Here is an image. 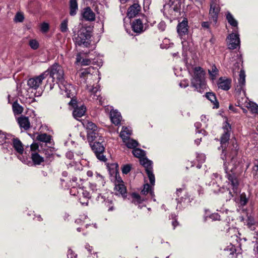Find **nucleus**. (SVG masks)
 <instances>
[{
  "label": "nucleus",
  "instance_id": "1",
  "mask_svg": "<svg viewBox=\"0 0 258 258\" xmlns=\"http://www.w3.org/2000/svg\"><path fill=\"white\" fill-rule=\"evenodd\" d=\"M225 120L223 121L222 126L223 133L221 134L219 139L217 140L220 141V146L218 148L219 150H221V158L225 161L228 157L233 161L236 157L239 150L238 145L235 139H232L230 140V136L232 132L231 121L227 117H224ZM225 171L226 173V177L227 178L229 183L230 184L232 190L234 193L238 194L240 190L239 188V180L238 176L236 174L232 169L229 170L226 166V162H224Z\"/></svg>",
  "mask_w": 258,
  "mask_h": 258
},
{
  "label": "nucleus",
  "instance_id": "2",
  "mask_svg": "<svg viewBox=\"0 0 258 258\" xmlns=\"http://www.w3.org/2000/svg\"><path fill=\"white\" fill-rule=\"evenodd\" d=\"M58 86L61 91L65 92L67 97L71 98L68 105L69 109L73 110L72 113H86V106L83 102L78 101L76 97V88L73 85L65 80Z\"/></svg>",
  "mask_w": 258,
  "mask_h": 258
},
{
  "label": "nucleus",
  "instance_id": "3",
  "mask_svg": "<svg viewBox=\"0 0 258 258\" xmlns=\"http://www.w3.org/2000/svg\"><path fill=\"white\" fill-rule=\"evenodd\" d=\"M205 73L202 68L196 67L194 71V77L191 80V85L197 91L202 93L206 88Z\"/></svg>",
  "mask_w": 258,
  "mask_h": 258
},
{
  "label": "nucleus",
  "instance_id": "4",
  "mask_svg": "<svg viewBox=\"0 0 258 258\" xmlns=\"http://www.w3.org/2000/svg\"><path fill=\"white\" fill-rule=\"evenodd\" d=\"M47 75H50L56 79L57 85L65 81L63 69L58 63H54L42 73V76L45 77Z\"/></svg>",
  "mask_w": 258,
  "mask_h": 258
},
{
  "label": "nucleus",
  "instance_id": "5",
  "mask_svg": "<svg viewBox=\"0 0 258 258\" xmlns=\"http://www.w3.org/2000/svg\"><path fill=\"white\" fill-rule=\"evenodd\" d=\"M87 138L89 144L103 141V137L99 133L98 128L94 123H89L87 125Z\"/></svg>",
  "mask_w": 258,
  "mask_h": 258
},
{
  "label": "nucleus",
  "instance_id": "6",
  "mask_svg": "<svg viewBox=\"0 0 258 258\" xmlns=\"http://www.w3.org/2000/svg\"><path fill=\"white\" fill-rule=\"evenodd\" d=\"M103 141L95 142L89 144L92 150L94 153L97 158L100 161L105 162L107 160L106 156L104 155L105 147Z\"/></svg>",
  "mask_w": 258,
  "mask_h": 258
},
{
  "label": "nucleus",
  "instance_id": "7",
  "mask_svg": "<svg viewBox=\"0 0 258 258\" xmlns=\"http://www.w3.org/2000/svg\"><path fill=\"white\" fill-rule=\"evenodd\" d=\"M140 163L145 168L146 172L149 179L151 184L154 185L155 178L153 172L152 161L145 157L140 159Z\"/></svg>",
  "mask_w": 258,
  "mask_h": 258
},
{
  "label": "nucleus",
  "instance_id": "8",
  "mask_svg": "<svg viewBox=\"0 0 258 258\" xmlns=\"http://www.w3.org/2000/svg\"><path fill=\"white\" fill-rule=\"evenodd\" d=\"M220 10L221 8L219 4L213 1L211 2L209 10V19L212 21L214 25H216L217 23Z\"/></svg>",
  "mask_w": 258,
  "mask_h": 258
},
{
  "label": "nucleus",
  "instance_id": "9",
  "mask_svg": "<svg viewBox=\"0 0 258 258\" xmlns=\"http://www.w3.org/2000/svg\"><path fill=\"white\" fill-rule=\"evenodd\" d=\"M227 39H228L227 43L229 49L233 50L237 48V47H239L240 40L238 33L235 32L230 34Z\"/></svg>",
  "mask_w": 258,
  "mask_h": 258
},
{
  "label": "nucleus",
  "instance_id": "10",
  "mask_svg": "<svg viewBox=\"0 0 258 258\" xmlns=\"http://www.w3.org/2000/svg\"><path fill=\"white\" fill-rule=\"evenodd\" d=\"M178 24L177 26V32L179 36L182 38L188 33V30L189 27L188 26V20L186 18H183V20L180 22L178 21Z\"/></svg>",
  "mask_w": 258,
  "mask_h": 258
},
{
  "label": "nucleus",
  "instance_id": "11",
  "mask_svg": "<svg viewBox=\"0 0 258 258\" xmlns=\"http://www.w3.org/2000/svg\"><path fill=\"white\" fill-rule=\"evenodd\" d=\"M91 38V35L89 32L85 30V32H80L78 35V37L76 38V43L79 46L83 45L85 46H87L89 44L87 40Z\"/></svg>",
  "mask_w": 258,
  "mask_h": 258
},
{
  "label": "nucleus",
  "instance_id": "12",
  "mask_svg": "<svg viewBox=\"0 0 258 258\" xmlns=\"http://www.w3.org/2000/svg\"><path fill=\"white\" fill-rule=\"evenodd\" d=\"M13 147L14 148L16 151L18 152L20 155L18 157L23 162L25 163L26 161L24 158L23 157V160L22 159L21 155H22L24 152V147L22 142L17 138H13L12 139Z\"/></svg>",
  "mask_w": 258,
  "mask_h": 258
},
{
  "label": "nucleus",
  "instance_id": "13",
  "mask_svg": "<svg viewBox=\"0 0 258 258\" xmlns=\"http://www.w3.org/2000/svg\"><path fill=\"white\" fill-rule=\"evenodd\" d=\"M44 79H45V76H42L41 74L38 76L29 79L27 81V85L31 88L37 89Z\"/></svg>",
  "mask_w": 258,
  "mask_h": 258
},
{
  "label": "nucleus",
  "instance_id": "14",
  "mask_svg": "<svg viewBox=\"0 0 258 258\" xmlns=\"http://www.w3.org/2000/svg\"><path fill=\"white\" fill-rule=\"evenodd\" d=\"M232 80L226 77H220L217 82V86L219 89L224 91L229 90L231 87Z\"/></svg>",
  "mask_w": 258,
  "mask_h": 258
},
{
  "label": "nucleus",
  "instance_id": "15",
  "mask_svg": "<svg viewBox=\"0 0 258 258\" xmlns=\"http://www.w3.org/2000/svg\"><path fill=\"white\" fill-rule=\"evenodd\" d=\"M132 30L138 34L143 33L145 30L142 21L140 19H137L134 20L132 23Z\"/></svg>",
  "mask_w": 258,
  "mask_h": 258
},
{
  "label": "nucleus",
  "instance_id": "16",
  "mask_svg": "<svg viewBox=\"0 0 258 258\" xmlns=\"http://www.w3.org/2000/svg\"><path fill=\"white\" fill-rule=\"evenodd\" d=\"M82 16L86 21H93L95 20V14L89 7H87L83 9Z\"/></svg>",
  "mask_w": 258,
  "mask_h": 258
},
{
  "label": "nucleus",
  "instance_id": "17",
  "mask_svg": "<svg viewBox=\"0 0 258 258\" xmlns=\"http://www.w3.org/2000/svg\"><path fill=\"white\" fill-rule=\"evenodd\" d=\"M141 11V7L137 3H134L131 6L128 10L127 15L129 18L136 17Z\"/></svg>",
  "mask_w": 258,
  "mask_h": 258
},
{
  "label": "nucleus",
  "instance_id": "18",
  "mask_svg": "<svg viewBox=\"0 0 258 258\" xmlns=\"http://www.w3.org/2000/svg\"><path fill=\"white\" fill-rule=\"evenodd\" d=\"M18 123L21 128H23L27 131L30 128V122L28 117H26L22 114L17 118Z\"/></svg>",
  "mask_w": 258,
  "mask_h": 258
},
{
  "label": "nucleus",
  "instance_id": "19",
  "mask_svg": "<svg viewBox=\"0 0 258 258\" xmlns=\"http://www.w3.org/2000/svg\"><path fill=\"white\" fill-rule=\"evenodd\" d=\"M31 159L34 165H41L44 162V159L37 152H32Z\"/></svg>",
  "mask_w": 258,
  "mask_h": 258
},
{
  "label": "nucleus",
  "instance_id": "20",
  "mask_svg": "<svg viewBox=\"0 0 258 258\" xmlns=\"http://www.w3.org/2000/svg\"><path fill=\"white\" fill-rule=\"evenodd\" d=\"M86 114H73V116L75 119L80 121L84 127L87 128V125H88L89 123L93 122L86 119Z\"/></svg>",
  "mask_w": 258,
  "mask_h": 258
},
{
  "label": "nucleus",
  "instance_id": "21",
  "mask_svg": "<svg viewBox=\"0 0 258 258\" xmlns=\"http://www.w3.org/2000/svg\"><path fill=\"white\" fill-rule=\"evenodd\" d=\"M45 79H47V80L44 88L47 90H51L54 88V85L56 84H57L56 79L50 75H47Z\"/></svg>",
  "mask_w": 258,
  "mask_h": 258
},
{
  "label": "nucleus",
  "instance_id": "22",
  "mask_svg": "<svg viewBox=\"0 0 258 258\" xmlns=\"http://www.w3.org/2000/svg\"><path fill=\"white\" fill-rule=\"evenodd\" d=\"M205 97L211 101L214 105L213 108H218L219 107V102L217 99L216 95L212 92H207Z\"/></svg>",
  "mask_w": 258,
  "mask_h": 258
},
{
  "label": "nucleus",
  "instance_id": "23",
  "mask_svg": "<svg viewBox=\"0 0 258 258\" xmlns=\"http://www.w3.org/2000/svg\"><path fill=\"white\" fill-rule=\"evenodd\" d=\"M69 14L71 16H74L77 14L78 10L77 0H70L69 1Z\"/></svg>",
  "mask_w": 258,
  "mask_h": 258
},
{
  "label": "nucleus",
  "instance_id": "24",
  "mask_svg": "<svg viewBox=\"0 0 258 258\" xmlns=\"http://www.w3.org/2000/svg\"><path fill=\"white\" fill-rule=\"evenodd\" d=\"M36 140L41 142L50 143L52 140V137L46 133L40 134L36 137Z\"/></svg>",
  "mask_w": 258,
  "mask_h": 258
},
{
  "label": "nucleus",
  "instance_id": "25",
  "mask_svg": "<svg viewBox=\"0 0 258 258\" xmlns=\"http://www.w3.org/2000/svg\"><path fill=\"white\" fill-rule=\"evenodd\" d=\"M132 134V131L126 126H123L120 132L119 136L122 139L123 142H125V140L129 139L130 136Z\"/></svg>",
  "mask_w": 258,
  "mask_h": 258
},
{
  "label": "nucleus",
  "instance_id": "26",
  "mask_svg": "<svg viewBox=\"0 0 258 258\" xmlns=\"http://www.w3.org/2000/svg\"><path fill=\"white\" fill-rule=\"evenodd\" d=\"M131 197L132 203L136 205L142 204L145 200V198H142L139 194L136 192H133L131 194Z\"/></svg>",
  "mask_w": 258,
  "mask_h": 258
},
{
  "label": "nucleus",
  "instance_id": "27",
  "mask_svg": "<svg viewBox=\"0 0 258 258\" xmlns=\"http://www.w3.org/2000/svg\"><path fill=\"white\" fill-rule=\"evenodd\" d=\"M115 190L120 194L122 197H126V188L124 184H116L115 185Z\"/></svg>",
  "mask_w": 258,
  "mask_h": 258
},
{
  "label": "nucleus",
  "instance_id": "28",
  "mask_svg": "<svg viewBox=\"0 0 258 258\" xmlns=\"http://www.w3.org/2000/svg\"><path fill=\"white\" fill-rule=\"evenodd\" d=\"M226 18L228 23L233 27H236L237 28L238 22L234 19L233 15L229 12H228L226 14Z\"/></svg>",
  "mask_w": 258,
  "mask_h": 258
},
{
  "label": "nucleus",
  "instance_id": "29",
  "mask_svg": "<svg viewBox=\"0 0 258 258\" xmlns=\"http://www.w3.org/2000/svg\"><path fill=\"white\" fill-rule=\"evenodd\" d=\"M111 121L112 123L117 126L120 124L122 116L121 114H109Z\"/></svg>",
  "mask_w": 258,
  "mask_h": 258
},
{
  "label": "nucleus",
  "instance_id": "30",
  "mask_svg": "<svg viewBox=\"0 0 258 258\" xmlns=\"http://www.w3.org/2000/svg\"><path fill=\"white\" fill-rule=\"evenodd\" d=\"M89 90L91 95H93L94 97H97L96 99H98V97L100 96V89L99 85H96L95 86L93 85L89 89Z\"/></svg>",
  "mask_w": 258,
  "mask_h": 258
},
{
  "label": "nucleus",
  "instance_id": "31",
  "mask_svg": "<svg viewBox=\"0 0 258 258\" xmlns=\"http://www.w3.org/2000/svg\"><path fill=\"white\" fill-rule=\"evenodd\" d=\"M126 146L130 149H135L139 145V143L135 140L129 138L125 142H123Z\"/></svg>",
  "mask_w": 258,
  "mask_h": 258
},
{
  "label": "nucleus",
  "instance_id": "32",
  "mask_svg": "<svg viewBox=\"0 0 258 258\" xmlns=\"http://www.w3.org/2000/svg\"><path fill=\"white\" fill-rule=\"evenodd\" d=\"M132 153L135 157L140 158L141 159H143V158H145V152L143 150L141 149L137 148L134 149L132 151Z\"/></svg>",
  "mask_w": 258,
  "mask_h": 258
},
{
  "label": "nucleus",
  "instance_id": "33",
  "mask_svg": "<svg viewBox=\"0 0 258 258\" xmlns=\"http://www.w3.org/2000/svg\"><path fill=\"white\" fill-rule=\"evenodd\" d=\"M12 109L13 113H22L24 109L23 107L18 103L17 101L13 103Z\"/></svg>",
  "mask_w": 258,
  "mask_h": 258
},
{
  "label": "nucleus",
  "instance_id": "34",
  "mask_svg": "<svg viewBox=\"0 0 258 258\" xmlns=\"http://www.w3.org/2000/svg\"><path fill=\"white\" fill-rule=\"evenodd\" d=\"M246 107L251 113H258V105L254 102H249Z\"/></svg>",
  "mask_w": 258,
  "mask_h": 258
},
{
  "label": "nucleus",
  "instance_id": "35",
  "mask_svg": "<svg viewBox=\"0 0 258 258\" xmlns=\"http://www.w3.org/2000/svg\"><path fill=\"white\" fill-rule=\"evenodd\" d=\"M201 126L202 124L199 122H197L195 123L196 134H202V136H205L207 135V132L205 130L201 129Z\"/></svg>",
  "mask_w": 258,
  "mask_h": 258
},
{
  "label": "nucleus",
  "instance_id": "36",
  "mask_svg": "<svg viewBox=\"0 0 258 258\" xmlns=\"http://www.w3.org/2000/svg\"><path fill=\"white\" fill-rule=\"evenodd\" d=\"M208 218L211 219L212 221H220L221 220V216L217 213H213V214H211L209 216H205L204 217V221L206 222L208 220Z\"/></svg>",
  "mask_w": 258,
  "mask_h": 258
},
{
  "label": "nucleus",
  "instance_id": "37",
  "mask_svg": "<svg viewBox=\"0 0 258 258\" xmlns=\"http://www.w3.org/2000/svg\"><path fill=\"white\" fill-rule=\"evenodd\" d=\"M148 193H150L151 195L153 193V191L152 190V187L150 184L148 183H146L144 185V188L141 191V194L142 195H146Z\"/></svg>",
  "mask_w": 258,
  "mask_h": 258
},
{
  "label": "nucleus",
  "instance_id": "38",
  "mask_svg": "<svg viewBox=\"0 0 258 258\" xmlns=\"http://www.w3.org/2000/svg\"><path fill=\"white\" fill-rule=\"evenodd\" d=\"M103 111L104 113H119L116 110H114L112 106L109 105L101 107L98 111Z\"/></svg>",
  "mask_w": 258,
  "mask_h": 258
},
{
  "label": "nucleus",
  "instance_id": "39",
  "mask_svg": "<svg viewBox=\"0 0 258 258\" xmlns=\"http://www.w3.org/2000/svg\"><path fill=\"white\" fill-rule=\"evenodd\" d=\"M93 69V68L92 67H89L84 70H83L81 73L80 74V77L81 78H83L84 79H85L86 78L88 77L89 75L91 76V70Z\"/></svg>",
  "mask_w": 258,
  "mask_h": 258
},
{
  "label": "nucleus",
  "instance_id": "40",
  "mask_svg": "<svg viewBox=\"0 0 258 258\" xmlns=\"http://www.w3.org/2000/svg\"><path fill=\"white\" fill-rule=\"evenodd\" d=\"M68 19H66L61 22V23L60 25V31L62 33H66L68 31L69 29L68 27Z\"/></svg>",
  "mask_w": 258,
  "mask_h": 258
},
{
  "label": "nucleus",
  "instance_id": "41",
  "mask_svg": "<svg viewBox=\"0 0 258 258\" xmlns=\"http://www.w3.org/2000/svg\"><path fill=\"white\" fill-rule=\"evenodd\" d=\"M115 167L116 169L114 171L115 177V185H116V184H124L121 177L119 175L118 170L116 169V168L118 167V165L116 164Z\"/></svg>",
  "mask_w": 258,
  "mask_h": 258
},
{
  "label": "nucleus",
  "instance_id": "42",
  "mask_svg": "<svg viewBox=\"0 0 258 258\" xmlns=\"http://www.w3.org/2000/svg\"><path fill=\"white\" fill-rule=\"evenodd\" d=\"M247 226L249 228H251V227L255 225V221L254 217L251 215H247L246 219Z\"/></svg>",
  "mask_w": 258,
  "mask_h": 258
},
{
  "label": "nucleus",
  "instance_id": "43",
  "mask_svg": "<svg viewBox=\"0 0 258 258\" xmlns=\"http://www.w3.org/2000/svg\"><path fill=\"white\" fill-rule=\"evenodd\" d=\"M239 77L238 79V84H241L242 85H245V75L244 71L243 70H241L240 71Z\"/></svg>",
  "mask_w": 258,
  "mask_h": 258
},
{
  "label": "nucleus",
  "instance_id": "44",
  "mask_svg": "<svg viewBox=\"0 0 258 258\" xmlns=\"http://www.w3.org/2000/svg\"><path fill=\"white\" fill-rule=\"evenodd\" d=\"M248 202V199L246 198V194L244 192L240 195L239 204L241 206H245Z\"/></svg>",
  "mask_w": 258,
  "mask_h": 258
},
{
  "label": "nucleus",
  "instance_id": "45",
  "mask_svg": "<svg viewBox=\"0 0 258 258\" xmlns=\"http://www.w3.org/2000/svg\"><path fill=\"white\" fill-rule=\"evenodd\" d=\"M29 44L31 48L34 50L38 49L39 46V43L35 39L30 40Z\"/></svg>",
  "mask_w": 258,
  "mask_h": 258
},
{
  "label": "nucleus",
  "instance_id": "46",
  "mask_svg": "<svg viewBox=\"0 0 258 258\" xmlns=\"http://www.w3.org/2000/svg\"><path fill=\"white\" fill-rule=\"evenodd\" d=\"M132 165L131 164H125L124 165L121 167V170L123 174H128L131 170Z\"/></svg>",
  "mask_w": 258,
  "mask_h": 258
},
{
  "label": "nucleus",
  "instance_id": "47",
  "mask_svg": "<svg viewBox=\"0 0 258 258\" xmlns=\"http://www.w3.org/2000/svg\"><path fill=\"white\" fill-rule=\"evenodd\" d=\"M80 188L78 187L73 186L70 188V193L72 196H75L78 195V191H80Z\"/></svg>",
  "mask_w": 258,
  "mask_h": 258
},
{
  "label": "nucleus",
  "instance_id": "48",
  "mask_svg": "<svg viewBox=\"0 0 258 258\" xmlns=\"http://www.w3.org/2000/svg\"><path fill=\"white\" fill-rule=\"evenodd\" d=\"M105 205L108 207V211H112L114 210V208L113 205L112 201L111 200H107L105 201Z\"/></svg>",
  "mask_w": 258,
  "mask_h": 258
},
{
  "label": "nucleus",
  "instance_id": "49",
  "mask_svg": "<svg viewBox=\"0 0 258 258\" xmlns=\"http://www.w3.org/2000/svg\"><path fill=\"white\" fill-rule=\"evenodd\" d=\"M49 29V25L47 23H43L41 26V30L43 33H46Z\"/></svg>",
  "mask_w": 258,
  "mask_h": 258
},
{
  "label": "nucleus",
  "instance_id": "50",
  "mask_svg": "<svg viewBox=\"0 0 258 258\" xmlns=\"http://www.w3.org/2000/svg\"><path fill=\"white\" fill-rule=\"evenodd\" d=\"M68 258H77V254L71 248H69L67 252Z\"/></svg>",
  "mask_w": 258,
  "mask_h": 258
},
{
  "label": "nucleus",
  "instance_id": "51",
  "mask_svg": "<svg viewBox=\"0 0 258 258\" xmlns=\"http://www.w3.org/2000/svg\"><path fill=\"white\" fill-rule=\"evenodd\" d=\"M15 21L19 22H22L24 19V15L20 13H17L15 17Z\"/></svg>",
  "mask_w": 258,
  "mask_h": 258
},
{
  "label": "nucleus",
  "instance_id": "52",
  "mask_svg": "<svg viewBox=\"0 0 258 258\" xmlns=\"http://www.w3.org/2000/svg\"><path fill=\"white\" fill-rule=\"evenodd\" d=\"M80 191L82 192L83 197L87 199H88L90 198L89 192L86 190H85L83 188H80Z\"/></svg>",
  "mask_w": 258,
  "mask_h": 258
},
{
  "label": "nucleus",
  "instance_id": "53",
  "mask_svg": "<svg viewBox=\"0 0 258 258\" xmlns=\"http://www.w3.org/2000/svg\"><path fill=\"white\" fill-rule=\"evenodd\" d=\"M244 85H242L241 84H238L237 85L235 88V92L236 93L240 94L241 91H243L244 94H245V92L244 90Z\"/></svg>",
  "mask_w": 258,
  "mask_h": 258
},
{
  "label": "nucleus",
  "instance_id": "54",
  "mask_svg": "<svg viewBox=\"0 0 258 258\" xmlns=\"http://www.w3.org/2000/svg\"><path fill=\"white\" fill-rule=\"evenodd\" d=\"M218 70L217 69L215 66H213L212 68V70H209V73L212 77H216L218 74Z\"/></svg>",
  "mask_w": 258,
  "mask_h": 258
},
{
  "label": "nucleus",
  "instance_id": "55",
  "mask_svg": "<svg viewBox=\"0 0 258 258\" xmlns=\"http://www.w3.org/2000/svg\"><path fill=\"white\" fill-rule=\"evenodd\" d=\"M227 192H228V195L227 196L226 201L231 200L232 198H233L235 196V195L236 196L238 194L234 193L233 190L231 191L229 189H227Z\"/></svg>",
  "mask_w": 258,
  "mask_h": 258
},
{
  "label": "nucleus",
  "instance_id": "56",
  "mask_svg": "<svg viewBox=\"0 0 258 258\" xmlns=\"http://www.w3.org/2000/svg\"><path fill=\"white\" fill-rule=\"evenodd\" d=\"M38 148L39 145L37 143H33L30 146V149L32 152H36L37 150H38L39 151Z\"/></svg>",
  "mask_w": 258,
  "mask_h": 258
},
{
  "label": "nucleus",
  "instance_id": "57",
  "mask_svg": "<svg viewBox=\"0 0 258 258\" xmlns=\"http://www.w3.org/2000/svg\"><path fill=\"white\" fill-rule=\"evenodd\" d=\"M171 219H172V225L173 226V229H174L178 225V222L176 219L174 218V216L172 215L171 216Z\"/></svg>",
  "mask_w": 258,
  "mask_h": 258
},
{
  "label": "nucleus",
  "instance_id": "58",
  "mask_svg": "<svg viewBox=\"0 0 258 258\" xmlns=\"http://www.w3.org/2000/svg\"><path fill=\"white\" fill-rule=\"evenodd\" d=\"M228 108L230 110L234 112V113L239 112V109L236 107V106H234L232 104H229Z\"/></svg>",
  "mask_w": 258,
  "mask_h": 258
},
{
  "label": "nucleus",
  "instance_id": "59",
  "mask_svg": "<svg viewBox=\"0 0 258 258\" xmlns=\"http://www.w3.org/2000/svg\"><path fill=\"white\" fill-rule=\"evenodd\" d=\"M91 63V60L88 58H83L82 61H81L82 66H87L89 65Z\"/></svg>",
  "mask_w": 258,
  "mask_h": 258
},
{
  "label": "nucleus",
  "instance_id": "60",
  "mask_svg": "<svg viewBox=\"0 0 258 258\" xmlns=\"http://www.w3.org/2000/svg\"><path fill=\"white\" fill-rule=\"evenodd\" d=\"M6 139V135L0 131V144H3Z\"/></svg>",
  "mask_w": 258,
  "mask_h": 258
},
{
  "label": "nucleus",
  "instance_id": "61",
  "mask_svg": "<svg viewBox=\"0 0 258 258\" xmlns=\"http://www.w3.org/2000/svg\"><path fill=\"white\" fill-rule=\"evenodd\" d=\"M210 23L209 22H202L201 26L203 28L208 29L210 31Z\"/></svg>",
  "mask_w": 258,
  "mask_h": 258
},
{
  "label": "nucleus",
  "instance_id": "62",
  "mask_svg": "<svg viewBox=\"0 0 258 258\" xmlns=\"http://www.w3.org/2000/svg\"><path fill=\"white\" fill-rule=\"evenodd\" d=\"M45 155L46 156L47 158L50 157L53 155V154L51 153V151L50 150H46L44 151Z\"/></svg>",
  "mask_w": 258,
  "mask_h": 258
},
{
  "label": "nucleus",
  "instance_id": "63",
  "mask_svg": "<svg viewBox=\"0 0 258 258\" xmlns=\"http://www.w3.org/2000/svg\"><path fill=\"white\" fill-rule=\"evenodd\" d=\"M85 248L88 249V251L90 253H91V252H92V251L93 250V247L92 246H90V245L88 243H87L85 245Z\"/></svg>",
  "mask_w": 258,
  "mask_h": 258
},
{
  "label": "nucleus",
  "instance_id": "64",
  "mask_svg": "<svg viewBox=\"0 0 258 258\" xmlns=\"http://www.w3.org/2000/svg\"><path fill=\"white\" fill-rule=\"evenodd\" d=\"M66 156L68 158L72 159L74 157V155L72 152H70L67 153Z\"/></svg>",
  "mask_w": 258,
  "mask_h": 258
}]
</instances>
